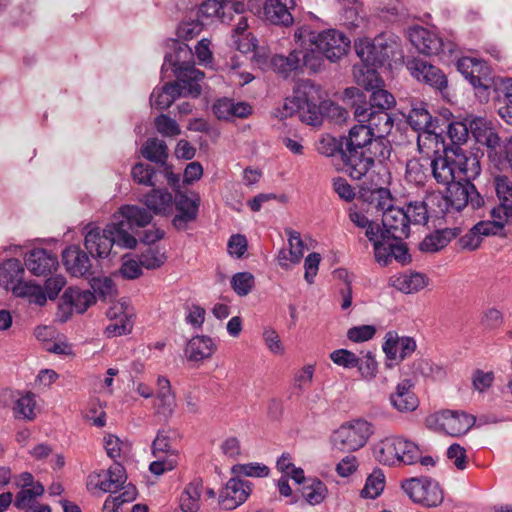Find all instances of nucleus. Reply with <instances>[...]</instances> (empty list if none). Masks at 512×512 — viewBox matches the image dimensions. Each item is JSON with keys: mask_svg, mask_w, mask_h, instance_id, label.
I'll return each instance as SVG.
<instances>
[{"mask_svg": "<svg viewBox=\"0 0 512 512\" xmlns=\"http://www.w3.org/2000/svg\"><path fill=\"white\" fill-rule=\"evenodd\" d=\"M146 208L137 205H123L118 215L104 229L94 227L85 234L84 246L94 257L107 258L113 245L124 249H134L137 239L129 233L134 227H146L153 219Z\"/></svg>", "mask_w": 512, "mask_h": 512, "instance_id": "obj_1", "label": "nucleus"}, {"mask_svg": "<svg viewBox=\"0 0 512 512\" xmlns=\"http://www.w3.org/2000/svg\"><path fill=\"white\" fill-rule=\"evenodd\" d=\"M350 107H341L331 100H322L320 88L310 82L298 86L293 96L287 97L283 104L281 119L297 115L301 122L310 126H320L324 118L337 124L349 118Z\"/></svg>", "mask_w": 512, "mask_h": 512, "instance_id": "obj_2", "label": "nucleus"}, {"mask_svg": "<svg viewBox=\"0 0 512 512\" xmlns=\"http://www.w3.org/2000/svg\"><path fill=\"white\" fill-rule=\"evenodd\" d=\"M357 84L362 87H348L343 91V104L350 109L369 108L389 110L396 101L394 96L384 89V81L377 71L369 69L360 70L356 76Z\"/></svg>", "mask_w": 512, "mask_h": 512, "instance_id": "obj_3", "label": "nucleus"}, {"mask_svg": "<svg viewBox=\"0 0 512 512\" xmlns=\"http://www.w3.org/2000/svg\"><path fill=\"white\" fill-rule=\"evenodd\" d=\"M167 46L173 52H167L164 56L161 77H167V72L171 68L176 79L189 86L191 97H199L202 91L199 81L204 78V73L195 68L194 55L191 48L179 39L173 38L168 40Z\"/></svg>", "mask_w": 512, "mask_h": 512, "instance_id": "obj_4", "label": "nucleus"}, {"mask_svg": "<svg viewBox=\"0 0 512 512\" xmlns=\"http://www.w3.org/2000/svg\"><path fill=\"white\" fill-rule=\"evenodd\" d=\"M308 36L311 46H315L324 54L330 62H336L346 55L350 49V39L336 29H328L319 33L301 28L295 32V39Z\"/></svg>", "mask_w": 512, "mask_h": 512, "instance_id": "obj_5", "label": "nucleus"}, {"mask_svg": "<svg viewBox=\"0 0 512 512\" xmlns=\"http://www.w3.org/2000/svg\"><path fill=\"white\" fill-rule=\"evenodd\" d=\"M375 132L371 131V127L365 123L354 125L344 138L343 168L342 170L349 175L353 167L360 169L361 166L368 165L370 160H366L364 150L366 149Z\"/></svg>", "mask_w": 512, "mask_h": 512, "instance_id": "obj_6", "label": "nucleus"}, {"mask_svg": "<svg viewBox=\"0 0 512 512\" xmlns=\"http://www.w3.org/2000/svg\"><path fill=\"white\" fill-rule=\"evenodd\" d=\"M456 68L473 86L479 101L487 103L491 98V87L495 77L491 76L490 68L485 62L476 58L462 57L457 60Z\"/></svg>", "mask_w": 512, "mask_h": 512, "instance_id": "obj_7", "label": "nucleus"}, {"mask_svg": "<svg viewBox=\"0 0 512 512\" xmlns=\"http://www.w3.org/2000/svg\"><path fill=\"white\" fill-rule=\"evenodd\" d=\"M357 56L363 62L366 70L383 67L386 64L390 65L397 53V44L395 42H388L383 36H378L374 41L367 39H360L354 45Z\"/></svg>", "mask_w": 512, "mask_h": 512, "instance_id": "obj_8", "label": "nucleus"}, {"mask_svg": "<svg viewBox=\"0 0 512 512\" xmlns=\"http://www.w3.org/2000/svg\"><path fill=\"white\" fill-rule=\"evenodd\" d=\"M372 434L371 424L363 419L343 424L332 435L333 448L341 452H354L362 448Z\"/></svg>", "mask_w": 512, "mask_h": 512, "instance_id": "obj_9", "label": "nucleus"}, {"mask_svg": "<svg viewBox=\"0 0 512 512\" xmlns=\"http://www.w3.org/2000/svg\"><path fill=\"white\" fill-rule=\"evenodd\" d=\"M401 488L413 502L426 507H437L444 500L439 483L428 477L406 479Z\"/></svg>", "mask_w": 512, "mask_h": 512, "instance_id": "obj_10", "label": "nucleus"}, {"mask_svg": "<svg viewBox=\"0 0 512 512\" xmlns=\"http://www.w3.org/2000/svg\"><path fill=\"white\" fill-rule=\"evenodd\" d=\"M387 136L388 135L384 134H374L366 149L364 150V156L366 160H370V163H368V165L361 166L360 169L358 166L353 167L349 173V177L351 179L361 180L374 166L375 162L380 165H385L393 152L391 141L387 138Z\"/></svg>", "mask_w": 512, "mask_h": 512, "instance_id": "obj_11", "label": "nucleus"}, {"mask_svg": "<svg viewBox=\"0 0 512 512\" xmlns=\"http://www.w3.org/2000/svg\"><path fill=\"white\" fill-rule=\"evenodd\" d=\"M95 295L90 290H81L78 287H68L58 304L56 313L57 320L61 323L67 322L75 310L82 314L95 303Z\"/></svg>", "mask_w": 512, "mask_h": 512, "instance_id": "obj_12", "label": "nucleus"}, {"mask_svg": "<svg viewBox=\"0 0 512 512\" xmlns=\"http://www.w3.org/2000/svg\"><path fill=\"white\" fill-rule=\"evenodd\" d=\"M374 248V257L378 264L387 267L392 260L397 261L402 266L412 262V256L407 244L403 240L384 239L378 237L372 244Z\"/></svg>", "mask_w": 512, "mask_h": 512, "instance_id": "obj_13", "label": "nucleus"}, {"mask_svg": "<svg viewBox=\"0 0 512 512\" xmlns=\"http://www.w3.org/2000/svg\"><path fill=\"white\" fill-rule=\"evenodd\" d=\"M407 69L418 81H422L433 89L440 92L442 96L448 95V80L444 72L420 58L408 60Z\"/></svg>", "mask_w": 512, "mask_h": 512, "instance_id": "obj_14", "label": "nucleus"}, {"mask_svg": "<svg viewBox=\"0 0 512 512\" xmlns=\"http://www.w3.org/2000/svg\"><path fill=\"white\" fill-rule=\"evenodd\" d=\"M410 235V218L404 208L389 206L383 213L378 237L404 240Z\"/></svg>", "mask_w": 512, "mask_h": 512, "instance_id": "obj_15", "label": "nucleus"}, {"mask_svg": "<svg viewBox=\"0 0 512 512\" xmlns=\"http://www.w3.org/2000/svg\"><path fill=\"white\" fill-rule=\"evenodd\" d=\"M89 255L94 258L87 249L82 250L78 245H69L61 254L66 271L73 277L85 279H90L94 275Z\"/></svg>", "mask_w": 512, "mask_h": 512, "instance_id": "obj_16", "label": "nucleus"}, {"mask_svg": "<svg viewBox=\"0 0 512 512\" xmlns=\"http://www.w3.org/2000/svg\"><path fill=\"white\" fill-rule=\"evenodd\" d=\"M200 196L194 193V198L188 197L185 192L177 191L173 198V205L177 213L172 219L173 227L178 231L186 230L188 224L196 221L199 214Z\"/></svg>", "mask_w": 512, "mask_h": 512, "instance_id": "obj_17", "label": "nucleus"}, {"mask_svg": "<svg viewBox=\"0 0 512 512\" xmlns=\"http://www.w3.org/2000/svg\"><path fill=\"white\" fill-rule=\"evenodd\" d=\"M252 487L253 484L248 480H242L237 476L231 478L220 492V506L227 511L236 509L250 496Z\"/></svg>", "mask_w": 512, "mask_h": 512, "instance_id": "obj_18", "label": "nucleus"}, {"mask_svg": "<svg viewBox=\"0 0 512 512\" xmlns=\"http://www.w3.org/2000/svg\"><path fill=\"white\" fill-rule=\"evenodd\" d=\"M442 430L452 436L465 435L476 423V417L464 411L445 409L439 413Z\"/></svg>", "mask_w": 512, "mask_h": 512, "instance_id": "obj_19", "label": "nucleus"}, {"mask_svg": "<svg viewBox=\"0 0 512 512\" xmlns=\"http://www.w3.org/2000/svg\"><path fill=\"white\" fill-rule=\"evenodd\" d=\"M483 151L479 148L475 152L470 151L469 154L463 151L461 147L455 146L452 155L459 179L464 182H472L481 173L480 157L483 156Z\"/></svg>", "mask_w": 512, "mask_h": 512, "instance_id": "obj_20", "label": "nucleus"}, {"mask_svg": "<svg viewBox=\"0 0 512 512\" xmlns=\"http://www.w3.org/2000/svg\"><path fill=\"white\" fill-rule=\"evenodd\" d=\"M353 112L355 120L359 123H367L366 126L371 127V131L379 135H389L393 124L394 117L388 110L381 109H350Z\"/></svg>", "mask_w": 512, "mask_h": 512, "instance_id": "obj_21", "label": "nucleus"}, {"mask_svg": "<svg viewBox=\"0 0 512 512\" xmlns=\"http://www.w3.org/2000/svg\"><path fill=\"white\" fill-rule=\"evenodd\" d=\"M181 96H191L189 86L176 79L155 87L150 95V104L157 110H166Z\"/></svg>", "mask_w": 512, "mask_h": 512, "instance_id": "obj_22", "label": "nucleus"}, {"mask_svg": "<svg viewBox=\"0 0 512 512\" xmlns=\"http://www.w3.org/2000/svg\"><path fill=\"white\" fill-rule=\"evenodd\" d=\"M467 120L468 135L471 133L477 143L486 146L488 153L500 148L501 139L491 127V122L483 117L473 115H467Z\"/></svg>", "mask_w": 512, "mask_h": 512, "instance_id": "obj_23", "label": "nucleus"}, {"mask_svg": "<svg viewBox=\"0 0 512 512\" xmlns=\"http://www.w3.org/2000/svg\"><path fill=\"white\" fill-rule=\"evenodd\" d=\"M492 93L498 115L512 125V78H495L491 87Z\"/></svg>", "mask_w": 512, "mask_h": 512, "instance_id": "obj_24", "label": "nucleus"}, {"mask_svg": "<svg viewBox=\"0 0 512 512\" xmlns=\"http://www.w3.org/2000/svg\"><path fill=\"white\" fill-rule=\"evenodd\" d=\"M58 265L57 256L44 248L32 249L25 256V266L35 276L47 275Z\"/></svg>", "mask_w": 512, "mask_h": 512, "instance_id": "obj_25", "label": "nucleus"}, {"mask_svg": "<svg viewBox=\"0 0 512 512\" xmlns=\"http://www.w3.org/2000/svg\"><path fill=\"white\" fill-rule=\"evenodd\" d=\"M453 149L444 148V155H439L431 161L432 173L439 184L448 185L459 179L457 167L454 162Z\"/></svg>", "mask_w": 512, "mask_h": 512, "instance_id": "obj_26", "label": "nucleus"}, {"mask_svg": "<svg viewBox=\"0 0 512 512\" xmlns=\"http://www.w3.org/2000/svg\"><path fill=\"white\" fill-rule=\"evenodd\" d=\"M413 387L411 379H404L397 384L395 391L390 395V403L397 411L412 412L418 408L419 400Z\"/></svg>", "mask_w": 512, "mask_h": 512, "instance_id": "obj_27", "label": "nucleus"}, {"mask_svg": "<svg viewBox=\"0 0 512 512\" xmlns=\"http://www.w3.org/2000/svg\"><path fill=\"white\" fill-rule=\"evenodd\" d=\"M295 6L294 0H266L263 14L271 24L287 27L293 23V16L289 9H293Z\"/></svg>", "mask_w": 512, "mask_h": 512, "instance_id": "obj_28", "label": "nucleus"}, {"mask_svg": "<svg viewBox=\"0 0 512 512\" xmlns=\"http://www.w3.org/2000/svg\"><path fill=\"white\" fill-rule=\"evenodd\" d=\"M173 195L166 188H155L147 192L141 201L155 215L169 216L173 210Z\"/></svg>", "mask_w": 512, "mask_h": 512, "instance_id": "obj_29", "label": "nucleus"}, {"mask_svg": "<svg viewBox=\"0 0 512 512\" xmlns=\"http://www.w3.org/2000/svg\"><path fill=\"white\" fill-rule=\"evenodd\" d=\"M469 190L468 183L460 179L448 184L446 194L443 196L446 212H451L452 210L460 212L468 206L469 199L467 197Z\"/></svg>", "mask_w": 512, "mask_h": 512, "instance_id": "obj_30", "label": "nucleus"}, {"mask_svg": "<svg viewBox=\"0 0 512 512\" xmlns=\"http://www.w3.org/2000/svg\"><path fill=\"white\" fill-rule=\"evenodd\" d=\"M402 437H387L374 448L376 459L384 465L401 463Z\"/></svg>", "mask_w": 512, "mask_h": 512, "instance_id": "obj_31", "label": "nucleus"}, {"mask_svg": "<svg viewBox=\"0 0 512 512\" xmlns=\"http://www.w3.org/2000/svg\"><path fill=\"white\" fill-rule=\"evenodd\" d=\"M460 233L459 228L436 230L419 243V250L425 253H435L445 248Z\"/></svg>", "mask_w": 512, "mask_h": 512, "instance_id": "obj_32", "label": "nucleus"}, {"mask_svg": "<svg viewBox=\"0 0 512 512\" xmlns=\"http://www.w3.org/2000/svg\"><path fill=\"white\" fill-rule=\"evenodd\" d=\"M216 344L206 335H196L186 346L185 353L190 361H202L210 358L216 351Z\"/></svg>", "mask_w": 512, "mask_h": 512, "instance_id": "obj_33", "label": "nucleus"}, {"mask_svg": "<svg viewBox=\"0 0 512 512\" xmlns=\"http://www.w3.org/2000/svg\"><path fill=\"white\" fill-rule=\"evenodd\" d=\"M409 39L413 46L424 55L437 54L441 47L440 40L432 37L427 29L420 26L409 30Z\"/></svg>", "mask_w": 512, "mask_h": 512, "instance_id": "obj_34", "label": "nucleus"}, {"mask_svg": "<svg viewBox=\"0 0 512 512\" xmlns=\"http://www.w3.org/2000/svg\"><path fill=\"white\" fill-rule=\"evenodd\" d=\"M301 50L294 49L287 56L274 55L271 58V67L283 77L287 78L292 72L302 73Z\"/></svg>", "mask_w": 512, "mask_h": 512, "instance_id": "obj_35", "label": "nucleus"}, {"mask_svg": "<svg viewBox=\"0 0 512 512\" xmlns=\"http://www.w3.org/2000/svg\"><path fill=\"white\" fill-rule=\"evenodd\" d=\"M202 488L201 478H194L188 483L181 494L179 508L175 512H197L200 508L199 500Z\"/></svg>", "mask_w": 512, "mask_h": 512, "instance_id": "obj_36", "label": "nucleus"}, {"mask_svg": "<svg viewBox=\"0 0 512 512\" xmlns=\"http://www.w3.org/2000/svg\"><path fill=\"white\" fill-rule=\"evenodd\" d=\"M303 498L302 504L312 506L321 504L328 495L325 483L317 477H309L308 482L299 490Z\"/></svg>", "mask_w": 512, "mask_h": 512, "instance_id": "obj_37", "label": "nucleus"}, {"mask_svg": "<svg viewBox=\"0 0 512 512\" xmlns=\"http://www.w3.org/2000/svg\"><path fill=\"white\" fill-rule=\"evenodd\" d=\"M428 104L423 101H414L407 115V123L414 131L425 132L432 123V114L427 109Z\"/></svg>", "mask_w": 512, "mask_h": 512, "instance_id": "obj_38", "label": "nucleus"}, {"mask_svg": "<svg viewBox=\"0 0 512 512\" xmlns=\"http://www.w3.org/2000/svg\"><path fill=\"white\" fill-rule=\"evenodd\" d=\"M126 480L127 475L124 466L116 463L105 472V479L98 481L95 487L104 493L116 492L125 484Z\"/></svg>", "mask_w": 512, "mask_h": 512, "instance_id": "obj_39", "label": "nucleus"}, {"mask_svg": "<svg viewBox=\"0 0 512 512\" xmlns=\"http://www.w3.org/2000/svg\"><path fill=\"white\" fill-rule=\"evenodd\" d=\"M141 154L155 164H165L169 157L167 144L158 138H148L141 147Z\"/></svg>", "mask_w": 512, "mask_h": 512, "instance_id": "obj_40", "label": "nucleus"}, {"mask_svg": "<svg viewBox=\"0 0 512 512\" xmlns=\"http://www.w3.org/2000/svg\"><path fill=\"white\" fill-rule=\"evenodd\" d=\"M25 269L19 259L10 258L0 264V280L3 281L6 288L12 286L23 280Z\"/></svg>", "mask_w": 512, "mask_h": 512, "instance_id": "obj_41", "label": "nucleus"}, {"mask_svg": "<svg viewBox=\"0 0 512 512\" xmlns=\"http://www.w3.org/2000/svg\"><path fill=\"white\" fill-rule=\"evenodd\" d=\"M167 258L166 252L161 251L157 246H148L138 256L140 265L147 270L161 268L166 263Z\"/></svg>", "mask_w": 512, "mask_h": 512, "instance_id": "obj_42", "label": "nucleus"}, {"mask_svg": "<svg viewBox=\"0 0 512 512\" xmlns=\"http://www.w3.org/2000/svg\"><path fill=\"white\" fill-rule=\"evenodd\" d=\"M448 128L446 133L451 141L450 144L444 146V148L454 149L455 146L461 147L462 144L467 142L468 139V120L467 116L462 120H452L451 123L447 124Z\"/></svg>", "mask_w": 512, "mask_h": 512, "instance_id": "obj_43", "label": "nucleus"}, {"mask_svg": "<svg viewBox=\"0 0 512 512\" xmlns=\"http://www.w3.org/2000/svg\"><path fill=\"white\" fill-rule=\"evenodd\" d=\"M384 487L385 475L381 469L376 468L366 479L360 496L365 499H375L383 492Z\"/></svg>", "mask_w": 512, "mask_h": 512, "instance_id": "obj_44", "label": "nucleus"}, {"mask_svg": "<svg viewBox=\"0 0 512 512\" xmlns=\"http://www.w3.org/2000/svg\"><path fill=\"white\" fill-rule=\"evenodd\" d=\"M429 278L420 272H411L397 279V287L400 291L411 294L416 293L428 285Z\"/></svg>", "mask_w": 512, "mask_h": 512, "instance_id": "obj_45", "label": "nucleus"}, {"mask_svg": "<svg viewBox=\"0 0 512 512\" xmlns=\"http://www.w3.org/2000/svg\"><path fill=\"white\" fill-rule=\"evenodd\" d=\"M44 491V486L37 481L35 485H32V487L21 488L16 494L13 504L19 510L33 506L36 503L35 499L42 496Z\"/></svg>", "mask_w": 512, "mask_h": 512, "instance_id": "obj_46", "label": "nucleus"}, {"mask_svg": "<svg viewBox=\"0 0 512 512\" xmlns=\"http://www.w3.org/2000/svg\"><path fill=\"white\" fill-rule=\"evenodd\" d=\"M301 50V67L302 73H304L305 69H308L311 73H317L321 70L325 56L315 46H312L310 49H300Z\"/></svg>", "mask_w": 512, "mask_h": 512, "instance_id": "obj_47", "label": "nucleus"}, {"mask_svg": "<svg viewBox=\"0 0 512 512\" xmlns=\"http://www.w3.org/2000/svg\"><path fill=\"white\" fill-rule=\"evenodd\" d=\"M345 145H344V138L343 136H340L339 138L327 135L326 137H323L317 146V150L320 154L328 156V157H334L338 155L343 162V154L346 153L344 151Z\"/></svg>", "mask_w": 512, "mask_h": 512, "instance_id": "obj_48", "label": "nucleus"}, {"mask_svg": "<svg viewBox=\"0 0 512 512\" xmlns=\"http://www.w3.org/2000/svg\"><path fill=\"white\" fill-rule=\"evenodd\" d=\"M177 432L175 430H159L156 438L152 443V452L157 455L158 452L174 455L176 449L173 447L172 442L176 439Z\"/></svg>", "mask_w": 512, "mask_h": 512, "instance_id": "obj_49", "label": "nucleus"}, {"mask_svg": "<svg viewBox=\"0 0 512 512\" xmlns=\"http://www.w3.org/2000/svg\"><path fill=\"white\" fill-rule=\"evenodd\" d=\"M157 170L150 164L137 162L132 166L131 177L133 181L140 185L154 187L156 182L154 176Z\"/></svg>", "mask_w": 512, "mask_h": 512, "instance_id": "obj_50", "label": "nucleus"}, {"mask_svg": "<svg viewBox=\"0 0 512 512\" xmlns=\"http://www.w3.org/2000/svg\"><path fill=\"white\" fill-rule=\"evenodd\" d=\"M35 406V395L32 392H27L15 402L13 408L15 418L33 420L36 416L34 413Z\"/></svg>", "mask_w": 512, "mask_h": 512, "instance_id": "obj_51", "label": "nucleus"}, {"mask_svg": "<svg viewBox=\"0 0 512 512\" xmlns=\"http://www.w3.org/2000/svg\"><path fill=\"white\" fill-rule=\"evenodd\" d=\"M349 219L359 228H365V236L373 244L378 238L380 232V224H377L369 220L363 213L359 211H351L349 213Z\"/></svg>", "mask_w": 512, "mask_h": 512, "instance_id": "obj_52", "label": "nucleus"}, {"mask_svg": "<svg viewBox=\"0 0 512 512\" xmlns=\"http://www.w3.org/2000/svg\"><path fill=\"white\" fill-rule=\"evenodd\" d=\"M255 285V278L250 272H238L231 278V287L238 296L248 295Z\"/></svg>", "mask_w": 512, "mask_h": 512, "instance_id": "obj_53", "label": "nucleus"}, {"mask_svg": "<svg viewBox=\"0 0 512 512\" xmlns=\"http://www.w3.org/2000/svg\"><path fill=\"white\" fill-rule=\"evenodd\" d=\"M454 119L452 112L448 108H442L436 115H432L431 127L427 129L426 133L435 136H441L448 128L447 124L451 123Z\"/></svg>", "mask_w": 512, "mask_h": 512, "instance_id": "obj_54", "label": "nucleus"}, {"mask_svg": "<svg viewBox=\"0 0 512 512\" xmlns=\"http://www.w3.org/2000/svg\"><path fill=\"white\" fill-rule=\"evenodd\" d=\"M405 214L410 218V224L425 225L428 222V210L424 201H415L407 204Z\"/></svg>", "mask_w": 512, "mask_h": 512, "instance_id": "obj_55", "label": "nucleus"}, {"mask_svg": "<svg viewBox=\"0 0 512 512\" xmlns=\"http://www.w3.org/2000/svg\"><path fill=\"white\" fill-rule=\"evenodd\" d=\"M154 125L156 130L164 137H173L181 133V129L176 120L163 113L159 114L154 119Z\"/></svg>", "mask_w": 512, "mask_h": 512, "instance_id": "obj_56", "label": "nucleus"}, {"mask_svg": "<svg viewBox=\"0 0 512 512\" xmlns=\"http://www.w3.org/2000/svg\"><path fill=\"white\" fill-rule=\"evenodd\" d=\"M289 242V255L291 264H299L303 258L305 244L301 239L299 232L294 230H286Z\"/></svg>", "mask_w": 512, "mask_h": 512, "instance_id": "obj_57", "label": "nucleus"}, {"mask_svg": "<svg viewBox=\"0 0 512 512\" xmlns=\"http://www.w3.org/2000/svg\"><path fill=\"white\" fill-rule=\"evenodd\" d=\"M232 474L239 477L245 475L248 477H266L269 475V468L259 463L236 464L231 469Z\"/></svg>", "mask_w": 512, "mask_h": 512, "instance_id": "obj_58", "label": "nucleus"}, {"mask_svg": "<svg viewBox=\"0 0 512 512\" xmlns=\"http://www.w3.org/2000/svg\"><path fill=\"white\" fill-rule=\"evenodd\" d=\"M90 285L93 289V293H97L100 298L105 300L107 297L113 296L115 289V284L113 280L109 277H90Z\"/></svg>", "mask_w": 512, "mask_h": 512, "instance_id": "obj_59", "label": "nucleus"}, {"mask_svg": "<svg viewBox=\"0 0 512 512\" xmlns=\"http://www.w3.org/2000/svg\"><path fill=\"white\" fill-rule=\"evenodd\" d=\"M330 359L338 366L347 369L356 368L358 365V356L350 350L338 349L330 354Z\"/></svg>", "mask_w": 512, "mask_h": 512, "instance_id": "obj_60", "label": "nucleus"}, {"mask_svg": "<svg viewBox=\"0 0 512 512\" xmlns=\"http://www.w3.org/2000/svg\"><path fill=\"white\" fill-rule=\"evenodd\" d=\"M489 158L496 166L508 163L512 170V136L503 146L500 144L496 151L489 152Z\"/></svg>", "mask_w": 512, "mask_h": 512, "instance_id": "obj_61", "label": "nucleus"}, {"mask_svg": "<svg viewBox=\"0 0 512 512\" xmlns=\"http://www.w3.org/2000/svg\"><path fill=\"white\" fill-rule=\"evenodd\" d=\"M378 364L371 351H367L362 358L358 357V368L360 374L365 379H372L376 376Z\"/></svg>", "mask_w": 512, "mask_h": 512, "instance_id": "obj_62", "label": "nucleus"}, {"mask_svg": "<svg viewBox=\"0 0 512 512\" xmlns=\"http://www.w3.org/2000/svg\"><path fill=\"white\" fill-rule=\"evenodd\" d=\"M376 334V327L374 325H360L351 327L347 331V338L355 343L368 341Z\"/></svg>", "mask_w": 512, "mask_h": 512, "instance_id": "obj_63", "label": "nucleus"}, {"mask_svg": "<svg viewBox=\"0 0 512 512\" xmlns=\"http://www.w3.org/2000/svg\"><path fill=\"white\" fill-rule=\"evenodd\" d=\"M157 413L164 416L165 419L170 418L176 407L174 393H157Z\"/></svg>", "mask_w": 512, "mask_h": 512, "instance_id": "obj_64", "label": "nucleus"}]
</instances>
